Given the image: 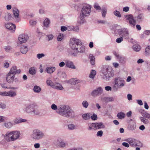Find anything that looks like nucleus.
Here are the masks:
<instances>
[{"label": "nucleus", "instance_id": "obj_1", "mask_svg": "<svg viewBox=\"0 0 150 150\" xmlns=\"http://www.w3.org/2000/svg\"><path fill=\"white\" fill-rule=\"evenodd\" d=\"M51 108L54 110H57V112L58 114L66 118H74L76 117L75 111L68 105H63L57 108L56 105L53 104L51 105Z\"/></svg>", "mask_w": 150, "mask_h": 150}, {"label": "nucleus", "instance_id": "obj_2", "mask_svg": "<svg viewBox=\"0 0 150 150\" xmlns=\"http://www.w3.org/2000/svg\"><path fill=\"white\" fill-rule=\"evenodd\" d=\"M69 45L71 48L76 53H83L85 51V47L82 46L81 40L75 38L71 40Z\"/></svg>", "mask_w": 150, "mask_h": 150}, {"label": "nucleus", "instance_id": "obj_3", "mask_svg": "<svg viewBox=\"0 0 150 150\" xmlns=\"http://www.w3.org/2000/svg\"><path fill=\"white\" fill-rule=\"evenodd\" d=\"M91 6L88 4H82L79 18L81 20L80 23H83L85 21L84 18L88 17L91 14Z\"/></svg>", "mask_w": 150, "mask_h": 150}, {"label": "nucleus", "instance_id": "obj_4", "mask_svg": "<svg viewBox=\"0 0 150 150\" xmlns=\"http://www.w3.org/2000/svg\"><path fill=\"white\" fill-rule=\"evenodd\" d=\"M113 83L112 87V90L113 91L115 92L117 91L118 89L121 88L124 86L125 81L123 79L117 77L115 79Z\"/></svg>", "mask_w": 150, "mask_h": 150}, {"label": "nucleus", "instance_id": "obj_5", "mask_svg": "<svg viewBox=\"0 0 150 150\" xmlns=\"http://www.w3.org/2000/svg\"><path fill=\"white\" fill-rule=\"evenodd\" d=\"M20 135V131H14L6 133L4 137L6 139L9 141H15L19 139Z\"/></svg>", "mask_w": 150, "mask_h": 150}, {"label": "nucleus", "instance_id": "obj_6", "mask_svg": "<svg viewBox=\"0 0 150 150\" xmlns=\"http://www.w3.org/2000/svg\"><path fill=\"white\" fill-rule=\"evenodd\" d=\"M44 133L38 129H35L33 130L30 137L35 140H38L42 139L45 136Z\"/></svg>", "mask_w": 150, "mask_h": 150}, {"label": "nucleus", "instance_id": "obj_7", "mask_svg": "<svg viewBox=\"0 0 150 150\" xmlns=\"http://www.w3.org/2000/svg\"><path fill=\"white\" fill-rule=\"evenodd\" d=\"M102 73L103 74L102 78L106 81L110 79V78L112 77L114 73L110 69H108L106 66H104L102 70Z\"/></svg>", "mask_w": 150, "mask_h": 150}, {"label": "nucleus", "instance_id": "obj_8", "mask_svg": "<svg viewBox=\"0 0 150 150\" xmlns=\"http://www.w3.org/2000/svg\"><path fill=\"white\" fill-rule=\"evenodd\" d=\"M125 141L128 142L132 147L142 146V144L140 141L134 138H129L125 139Z\"/></svg>", "mask_w": 150, "mask_h": 150}, {"label": "nucleus", "instance_id": "obj_9", "mask_svg": "<svg viewBox=\"0 0 150 150\" xmlns=\"http://www.w3.org/2000/svg\"><path fill=\"white\" fill-rule=\"evenodd\" d=\"M142 117H141L139 118L141 122L144 124H149V121L148 119H150V114L146 111L142 114Z\"/></svg>", "mask_w": 150, "mask_h": 150}, {"label": "nucleus", "instance_id": "obj_10", "mask_svg": "<svg viewBox=\"0 0 150 150\" xmlns=\"http://www.w3.org/2000/svg\"><path fill=\"white\" fill-rule=\"evenodd\" d=\"M125 17L126 18L127 22H128L131 25H133V27L135 26L136 23V21L134 19L133 15L131 14L127 15H125Z\"/></svg>", "mask_w": 150, "mask_h": 150}, {"label": "nucleus", "instance_id": "obj_11", "mask_svg": "<svg viewBox=\"0 0 150 150\" xmlns=\"http://www.w3.org/2000/svg\"><path fill=\"white\" fill-rule=\"evenodd\" d=\"M103 89L100 87H99L93 90L91 93V95L93 97H96L102 94Z\"/></svg>", "mask_w": 150, "mask_h": 150}, {"label": "nucleus", "instance_id": "obj_12", "mask_svg": "<svg viewBox=\"0 0 150 150\" xmlns=\"http://www.w3.org/2000/svg\"><path fill=\"white\" fill-rule=\"evenodd\" d=\"M12 12L14 15V18L15 22H18L21 20V18L19 16V10L16 7L12 8Z\"/></svg>", "mask_w": 150, "mask_h": 150}, {"label": "nucleus", "instance_id": "obj_13", "mask_svg": "<svg viewBox=\"0 0 150 150\" xmlns=\"http://www.w3.org/2000/svg\"><path fill=\"white\" fill-rule=\"evenodd\" d=\"M55 145L60 148H64L66 146V143L61 139L58 138L54 142Z\"/></svg>", "mask_w": 150, "mask_h": 150}, {"label": "nucleus", "instance_id": "obj_14", "mask_svg": "<svg viewBox=\"0 0 150 150\" xmlns=\"http://www.w3.org/2000/svg\"><path fill=\"white\" fill-rule=\"evenodd\" d=\"M36 105L34 103L26 105L25 110L27 113L31 114Z\"/></svg>", "mask_w": 150, "mask_h": 150}, {"label": "nucleus", "instance_id": "obj_15", "mask_svg": "<svg viewBox=\"0 0 150 150\" xmlns=\"http://www.w3.org/2000/svg\"><path fill=\"white\" fill-rule=\"evenodd\" d=\"M29 37L26 34H23L19 35L18 37V40L21 43L25 42L28 39Z\"/></svg>", "mask_w": 150, "mask_h": 150}, {"label": "nucleus", "instance_id": "obj_16", "mask_svg": "<svg viewBox=\"0 0 150 150\" xmlns=\"http://www.w3.org/2000/svg\"><path fill=\"white\" fill-rule=\"evenodd\" d=\"M5 26L7 29L11 30L12 31H14L16 29L15 25L11 23L5 24Z\"/></svg>", "mask_w": 150, "mask_h": 150}, {"label": "nucleus", "instance_id": "obj_17", "mask_svg": "<svg viewBox=\"0 0 150 150\" xmlns=\"http://www.w3.org/2000/svg\"><path fill=\"white\" fill-rule=\"evenodd\" d=\"M15 76L8 74L6 76V80L9 83H12L14 81Z\"/></svg>", "mask_w": 150, "mask_h": 150}, {"label": "nucleus", "instance_id": "obj_18", "mask_svg": "<svg viewBox=\"0 0 150 150\" xmlns=\"http://www.w3.org/2000/svg\"><path fill=\"white\" fill-rule=\"evenodd\" d=\"M65 62L66 66L67 67L73 69H75L76 68L73 62L71 61L67 60L65 61Z\"/></svg>", "mask_w": 150, "mask_h": 150}, {"label": "nucleus", "instance_id": "obj_19", "mask_svg": "<svg viewBox=\"0 0 150 150\" xmlns=\"http://www.w3.org/2000/svg\"><path fill=\"white\" fill-rule=\"evenodd\" d=\"M136 125L135 122H133L130 123L127 127V129L129 130L133 131L136 129Z\"/></svg>", "mask_w": 150, "mask_h": 150}, {"label": "nucleus", "instance_id": "obj_20", "mask_svg": "<svg viewBox=\"0 0 150 150\" xmlns=\"http://www.w3.org/2000/svg\"><path fill=\"white\" fill-rule=\"evenodd\" d=\"M56 70V68L54 67H47L46 69V71L48 74L52 73Z\"/></svg>", "mask_w": 150, "mask_h": 150}, {"label": "nucleus", "instance_id": "obj_21", "mask_svg": "<svg viewBox=\"0 0 150 150\" xmlns=\"http://www.w3.org/2000/svg\"><path fill=\"white\" fill-rule=\"evenodd\" d=\"M95 124V129L103 128L105 127V125L103 124V123L101 122H96Z\"/></svg>", "mask_w": 150, "mask_h": 150}, {"label": "nucleus", "instance_id": "obj_22", "mask_svg": "<svg viewBox=\"0 0 150 150\" xmlns=\"http://www.w3.org/2000/svg\"><path fill=\"white\" fill-rule=\"evenodd\" d=\"M88 58L90 59V62L91 65H93L95 64V57L92 54H89Z\"/></svg>", "mask_w": 150, "mask_h": 150}, {"label": "nucleus", "instance_id": "obj_23", "mask_svg": "<svg viewBox=\"0 0 150 150\" xmlns=\"http://www.w3.org/2000/svg\"><path fill=\"white\" fill-rule=\"evenodd\" d=\"M40 112L37 105H36V106L33 109V111H32L31 113V114H34L35 115H39L40 114Z\"/></svg>", "mask_w": 150, "mask_h": 150}, {"label": "nucleus", "instance_id": "obj_24", "mask_svg": "<svg viewBox=\"0 0 150 150\" xmlns=\"http://www.w3.org/2000/svg\"><path fill=\"white\" fill-rule=\"evenodd\" d=\"M50 23V20L47 18H45L43 21V25L44 27L46 28L48 27Z\"/></svg>", "mask_w": 150, "mask_h": 150}, {"label": "nucleus", "instance_id": "obj_25", "mask_svg": "<svg viewBox=\"0 0 150 150\" xmlns=\"http://www.w3.org/2000/svg\"><path fill=\"white\" fill-rule=\"evenodd\" d=\"M127 30H128L127 28H122L117 30V31L119 35H122L124 33L127 32Z\"/></svg>", "mask_w": 150, "mask_h": 150}, {"label": "nucleus", "instance_id": "obj_26", "mask_svg": "<svg viewBox=\"0 0 150 150\" xmlns=\"http://www.w3.org/2000/svg\"><path fill=\"white\" fill-rule=\"evenodd\" d=\"M15 125L13 122H6L4 124V125L7 128L9 129Z\"/></svg>", "mask_w": 150, "mask_h": 150}, {"label": "nucleus", "instance_id": "obj_27", "mask_svg": "<svg viewBox=\"0 0 150 150\" xmlns=\"http://www.w3.org/2000/svg\"><path fill=\"white\" fill-rule=\"evenodd\" d=\"M21 52L23 54H25L28 51V48L26 46H23L20 48Z\"/></svg>", "mask_w": 150, "mask_h": 150}, {"label": "nucleus", "instance_id": "obj_28", "mask_svg": "<svg viewBox=\"0 0 150 150\" xmlns=\"http://www.w3.org/2000/svg\"><path fill=\"white\" fill-rule=\"evenodd\" d=\"M16 66H13L9 72L8 74L12 75H15L16 74Z\"/></svg>", "mask_w": 150, "mask_h": 150}, {"label": "nucleus", "instance_id": "obj_29", "mask_svg": "<svg viewBox=\"0 0 150 150\" xmlns=\"http://www.w3.org/2000/svg\"><path fill=\"white\" fill-rule=\"evenodd\" d=\"M4 18L6 21H9L13 18L11 14L10 13H7V14L6 15Z\"/></svg>", "mask_w": 150, "mask_h": 150}, {"label": "nucleus", "instance_id": "obj_30", "mask_svg": "<svg viewBox=\"0 0 150 150\" xmlns=\"http://www.w3.org/2000/svg\"><path fill=\"white\" fill-rule=\"evenodd\" d=\"M83 119L84 120H88L90 118V114L89 113L83 114L82 115Z\"/></svg>", "mask_w": 150, "mask_h": 150}, {"label": "nucleus", "instance_id": "obj_31", "mask_svg": "<svg viewBox=\"0 0 150 150\" xmlns=\"http://www.w3.org/2000/svg\"><path fill=\"white\" fill-rule=\"evenodd\" d=\"M133 50L136 52H139L141 50V47L138 45L135 44L132 47Z\"/></svg>", "mask_w": 150, "mask_h": 150}, {"label": "nucleus", "instance_id": "obj_32", "mask_svg": "<svg viewBox=\"0 0 150 150\" xmlns=\"http://www.w3.org/2000/svg\"><path fill=\"white\" fill-rule=\"evenodd\" d=\"M54 88L58 90H62L63 89L62 85L60 83H55V85Z\"/></svg>", "mask_w": 150, "mask_h": 150}, {"label": "nucleus", "instance_id": "obj_33", "mask_svg": "<svg viewBox=\"0 0 150 150\" xmlns=\"http://www.w3.org/2000/svg\"><path fill=\"white\" fill-rule=\"evenodd\" d=\"M41 90L40 87L38 86H35L33 88V91L34 92L36 93H40Z\"/></svg>", "mask_w": 150, "mask_h": 150}, {"label": "nucleus", "instance_id": "obj_34", "mask_svg": "<svg viewBox=\"0 0 150 150\" xmlns=\"http://www.w3.org/2000/svg\"><path fill=\"white\" fill-rule=\"evenodd\" d=\"M88 130H91L92 129H95V123H89L88 124Z\"/></svg>", "mask_w": 150, "mask_h": 150}, {"label": "nucleus", "instance_id": "obj_35", "mask_svg": "<svg viewBox=\"0 0 150 150\" xmlns=\"http://www.w3.org/2000/svg\"><path fill=\"white\" fill-rule=\"evenodd\" d=\"M125 116V114L123 112H119L117 114V117L120 119H122L124 118Z\"/></svg>", "mask_w": 150, "mask_h": 150}, {"label": "nucleus", "instance_id": "obj_36", "mask_svg": "<svg viewBox=\"0 0 150 150\" xmlns=\"http://www.w3.org/2000/svg\"><path fill=\"white\" fill-rule=\"evenodd\" d=\"M144 16L143 14H139L137 17V20L138 22L142 21L144 19Z\"/></svg>", "mask_w": 150, "mask_h": 150}, {"label": "nucleus", "instance_id": "obj_37", "mask_svg": "<svg viewBox=\"0 0 150 150\" xmlns=\"http://www.w3.org/2000/svg\"><path fill=\"white\" fill-rule=\"evenodd\" d=\"M102 10V15L103 18L105 17L107 13V10L105 7H102L101 9Z\"/></svg>", "mask_w": 150, "mask_h": 150}, {"label": "nucleus", "instance_id": "obj_38", "mask_svg": "<svg viewBox=\"0 0 150 150\" xmlns=\"http://www.w3.org/2000/svg\"><path fill=\"white\" fill-rule=\"evenodd\" d=\"M69 83L72 85H74L78 83L79 82V81L76 80L75 79H71L69 80Z\"/></svg>", "mask_w": 150, "mask_h": 150}, {"label": "nucleus", "instance_id": "obj_39", "mask_svg": "<svg viewBox=\"0 0 150 150\" xmlns=\"http://www.w3.org/2000/svg\"><path fill=\"white\" fill-rule=\"evenodd\" d=\"M96 74V71L93 70H92L89 75V77L91 79H93Z\"/></svg>", "mask_w": 150, "mask_h": 150}, {"label": "nucleus", "instance_id": "obj_40", "mask_svg": "<svg viewBox=\"0 0 150 150\" xmlns=\"http://www.w3.org/2000/svg\"><path fill=\"white\" fill-rule=\"evenodd\" d=\"M29 73L31 74L34 75L36 73V70L34 67H31L29 69Z\"/></svg>", "mask_w": 150, "mask_h": 150}, {"label": "nucleus", "instance_id": "obj_41", "mask_svg": "<svg viewBox=\"0 0 150 150\" xmlns=\"http://www.w3.org/2000/svg\"><path fill=\"white\" fill-rule=\"evenodd\" d=\"M113 13L115 16L119 18H121V15L120 12L117 10L114 11L113 12Z\"/></svg>", "mask_w": 150, "mask_h": 150}, {"label": "nucleus", "instance_id": "obj_42", "mask_svg": "<svg viewBox=\"0 0 150 150\" xmlns=\"http://www.w3.org/2000/svg\"><path fill=\"white\" fill-rule=\"evenodd\" d=\"M119 59L120 62L121 63H124L126 61V58L124 57H120V58H118Z\"/></svg>", "mask_w": 150, "mask_h": 150}, {"label": "nucleus", "instance_id": "obj_43", "mask_svg": "<svg viewBox=\"0 0 150 150\" xmlns=\"http://www.w3.org/2000/svg\"><path fill=\"white\" fill-rule=\"evenodd\" d=\"M68 128L69 130H73L75 129V126L73 124H69L68 125Z\"/></svg>", "mask_w": 150, "mask_h": 150}, {"label": "nucleus", "instance_id": "obj_44", "mask_svg": "<svg viewBox=\"0 0 150 150\" xmlns=\"http://www.w3.org/2000/svg\"><path fill=\"white\" fill-rule=\"evenodd\" d=\"M145 51L146 55H149L150 54V46H148L146 48Z\"/></svg>", "mask_w": 150, "mask_h": 150}, {"label": "nucleus", "instance_id": "obj_45", "mask_svg": "<svg viewBox=\"0 0 150 150\" xmlns=\"http://www.w3.org/2000/svg\"><path fill=\"white\" fill-rule=\"evenodd\" d=\"M64 38V35L62 33H59L58 35L57 40L58 41H61Z\"/></svg>", "mask_w": 150, "mask_h": 150}, {"label": "nucleus", "instance_id": "obj_46", "mask_svg": "<svg viewBox=\"0 0 150 150\" xmlns=\"http://www.w3.org/2000/svg\"><path fill=\"white\" fill-rule=\"evenodd\" d=\"M16 95V93L13 91H9L8 92V96L11 97H14Z\"/></svg>", "mask_w": 150, "mask_h": 150}, {"label": "nucleus", "instance_id": "obj_47", "mask_svg": "<svg viewBox=\"0 0 150 150\" xmlns=\"http://www.w3.org/2000/svg\"><path fill=\"white\" fill-rule=\"evenodd\" d=\"M82 105L84 108H86L88 107L89 104L87 101L84 100L82 102Z\"/></svg>", "mask_w": 150, "mask_h": 150}, {"label": "nucleus", "instance_id": "obj_48", "mask_svg": "<svg viewBox=\"0 0 150 150\" xmlns=\"http://www.w3.org/2000/svg\"><path fill=\"white\" fill-rule=\"evenodd\" d=\"M97 10H101L100 7L99 6L97 3H95L93 6Z\"/></svg>", "mask_w": 150, "mask_h": 150}, {"label": "nucleus", "instance_id": "obj_49", "mask_svg": "<svg viewBox=\"0 0 150 150\" xmlns=\"http://www.w3.org/2000/svg\"><path fill=\"white\" fill-rule=\"evenodd\" d=\"M0 108L2 109H5L6 108V106L4 103L0 102Z\"/></svg>", "mask_w": 150, "mask_h": 150}, {"label": "nucleus", "instance_id": "obj_50", "mask_svg": "<svg viewBox=\"0 0 150 150\" xmlns=\"http://www.w3.org/2000/svg\"><path fill=\"white\" fill-rule=\"evenodd\" d=\"M45 54L43 53H39L37 55V57L38 59H40L42 57L45 56Z\"/></svg>", "mask_w": 150, "mask_h": 150}, {"label": "nucleus", "instance_id": "obj_51", "mask_svg": "<svg viewBox=\"0 0 150 150\" xmlns=\"http://www.w3.org/2000/svg\"><path fill=\"white\" fill-rule=\"evenodd\" d=\"M68 150H84L83 149L80 147H74L69 149Z\"/></svg>", "mask_w": 150, "mask_h": 150}, {"label": "nucleus", "instance_id": "obj_52", "mask_svg": "<svg viewBox=\"0 0 150 150\" xmlns=\"http://www.w3.org/2000/svg\"><path fill=\"white\" fill-rule=\"evenodd\" d=\"M123 40V38L122 37H121L117 38L116 40V41L117 43H120Z\"/></svg>", "mask_w": 150, "mask_h": 150}, {"label": "nucleus", "instance_id": "obj_53", "mask_svg": "<svg viewBox=\"0 0 150 150\" xmlns=\"http://www.w3.org/2000/svg\"><path fill=\"white\" fill-rule=\"evenodd\" d=\"M30 23L32 26H34L36 24V21L33 20H30Z\"/></svg>", "mask_w": 150, "mask_h": 150}, {"label": "nucleus", "instance_id": "obj_54", "mask_svg": "<svg viewBox=\"0 0 150 150\" xmlns=\"http://www.w3.org/2000/svg\"><path fill=\"white\" fill-rule=\"evenodd\" d=\"M90 118H91L92 120H95L97 119V116L96 114H93L92 116H90Z\"/></svg>", "mask_w": 150, "mask_h": 150}, {"label": "nucleus", "instance_id": "obj_55", "mask_svg": "<svg viewBox=\"0 0 150 150\" xmlns=\"http://www.w3.org/2000/svg\"><path fill=\"white\" fill-rule=\"evenodd\" d=\"M4 49H5V50L7 52H9L11 49V46H5L4 47Z\"/></svg>", "mask_w": 150, "mask_h": 150}, {"label": "nucleus", "instance_id": "obj_56", "mask_svg": "<svg viewBox=\"0 0 150 150\" xmlns=\"http://www.w3.org/2000/svg\"><path fill=\"white\" fill-rule=\"evenodd\" d=\"M122 36L124 37H125V39H127L128 38L129 33L128 30L127 31V32L124 33V34L122 35Z\"/></svg>", "mask_w": 150, "mask_h": 150}, {"label": "nucleus", "instance_id": "obj_57", "mask_svg": "<svg viewBox=\"0 0 150 150\" xmlns=\"http://www.w3.org/2000/svg\"><path fill=\"white\" fill-rule=\"evenodd\" d=\"M103 134V132L102 130L99 131L98 132L96 135L97 136L100 137L102 136Z\"/></svg>", "mask_w": 150, "mask_h": 150}, {"label": "nucleus", "instance_id": "obj_58", "mask_svg": "<svg viewBox=\"0 0 150 150\" xmlns=\"http://www.w3.org/2000/svg\"><path fill=\"white\" fill-rule=\"evenodd\" d=\"M0 95L3 96H8V92H0Z\"/></svg>", "mask_w": 150, "mask_h": 150}, {"label": "nucleus", "instance_id": "obj_59", "mask_svg": "<svg viewBox=\"0 0 150 150\" xmlns=\"http://www.w3.org/2000/svg\"><path fill=\"white\" fill-rule=\"evenodd\" d=\"M106 100L108 101H113L114 100V98L112 97H107L106 98Z\"/></svg>", "mask_w": 150, "mask_h": 150}, {"label": "nucleus", "instance_id": "obj_60", "mask_svg": "<svg viewBox=\"0 0 150 150\" xmlns=\"http://www.w3.org/2000/svg\"><path fill=\"white\" fill-rule=\"evenodd\" d=\"M48 38V40L50 41L52 40L54 36L52 34H50L47 36Z\"/></svg>", "mask_w": 150, "mask_h": 150}, {"label": "nucleus", "instance_id": "obj_61", "mask_svg": "<svg viewBox=\"0 0 150 150\" xmlns=\"http://www.w3.org/2000/svg\"><path fill=\"white\" fill-rule=\"evenodd\" d=\"M122 144L123 146L127 148L129 147V146L130 145L128 142H124L122 143Z\"/></svg>", "mask_w": 150, "mask_h": 150}, {"label": "nucleus", "instance_id": "obj_62", "mask_svg": "<svg viewBox=\"0 0 150 150\" xmlns=\"http://www.w3.org/2000/svg\"><path fill=\"white\" fill-rule=\"evenodd\" d=\"M67 27L65 26H62L61 28V30L62 31L64 32L67 30Z\"/></svg>", "mask_w": 150, "mask_h": 150}, {"label": "nucleus", "instance_id": "obj_63", "mask_svg": "<svg viewBox=\"0 0 150 150\" xmlns=\"http://www.w3.org/2000/svg\"><path fill=\"white\" fill-rule=\"evenodd\" d=\"M60 77L63 78H65L66 77V74L64 72H62L61 73Z\"/></svg>", "mask_w": 150, "mask_h": 150}, {"label": "nucleus", "instance_id": "obj_64", "mask_svg": "<svg viewBox=\"0 0 150 150\" xmlns=\"http://www.w3.org/2000/svg\"><path fill=\"white\" fill-rule=\"evenodd\" d=\"M113 54L117 57V59L120 58V56L118 53L116 52L115 51H114L113 52Z\"/></svg>", "mask_w": 150, "mask_h": 150}]
</instances>
